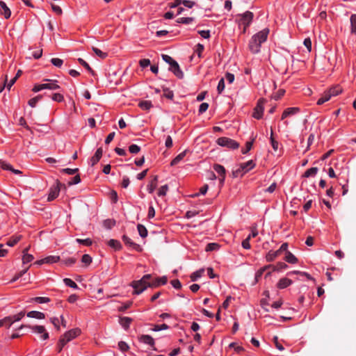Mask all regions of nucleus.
I'll return each mask as SVG.
<instances>
[{"mask_svg": "<svg viewBox=\"0 0 356 356\" xmlns=\"http://www.w3.org/2000/svg\"><path fill=\"white\" fill-rule=\"evenodd\" d=\"M167 282L168 279L165 276L152 280V275L147 274L143 275L140 280L133 281L131 286L134 289V294L138 295L143 292L147 287L156 288L161 285L165 284Z\"/></svg>", "mask_w": 356, "mask_h": 356, "instance_id": "f257e3e1", "label": "nucleus"}, {"mask_svg": "<svg viewBox=\"0 0 356 356\" xmlns=\"http://www.w3.org/2000/svg\"><path fill=\"white\" fill-rule=\"evenodd\" d=\"M268 33L269 30L265 29L252 37L249 42V49L252 53L257 54L260 51L261 44L266 40Z\"/></svg>", "mask_w": 356, "mask_h": 356, "instance_id": "f03ea898", "label": "nucleus"}, {"mask_svg": "<svg viewBox=\"0 0 356 356\" xmlns=\"http://www.w3.org/2000/svg\"><path fill=\"white\" fill-rule=\"evenodd\" d=\"M81 334V330L79 328H75L70 330L66 332L59 339L58 345H57V350L58 353H60L63 350V348L65 345L76 338Z\"/></svg>", "mask_w": 356, "mask_h": 356, "instance_id": "7ed1b4c3", "label": "nucleus"}, {"mask_svg": "<svg viewBox=\"0 0 356 356\" xmlns=\"http://www.w3.org/2000/svg\"><path fill=\"white\" fill-rule=\"evenodd\" d=\"M217 143L220 146L225 147L231 149H236L239 147V143L238 142L227 137L218 138Z\"/></svg>", "mask_w": 356, "mask_h": 356, "instance_id": "20e7f679", "label": "nucleus"}, {"mask_svg": "<svg viewBox=\"0 0 356 356\" xmlns=\"http://www.w3.org/2000/svg\"><path fill=\"white\" fill-rule=\"evenodd\" d=\"M239 16L241 17L240 22L244 26L243 31L245 32L246 28L248 27L250 23L252 22L254 15L250 11H246L245 13L240 15Z\"/></svg>", "mask_w": 356, "mask_h": 356, "instance_id": "39448f33", "label": "nucleus"}, {"mask_svg": "<svg viewBox=\"0 0 356 356\" xmlns=\"http://www.w3.org/2000/svg\"><path fill=\"white\" fill-rule=\"evenodd\" d=\"M31 327V326H29V325H22L18 329L21 330V329H22L23 327ZM31 329L35 332H36L38 334H42V339L46 340V339H47L49 338V334H48V332H46L45 328H44V326H42V325H35V326L31 327Z\"/></svg>", "mask_w": 356, "mask_h": 356, "instance_id": "423d86ee", "label": "nucleus"}, {"mask_svg": "<svg viewBox=\"0 0 356 356\" xmlns=\"http://www.w3.org/2000/svg\"><path fill=\"white\" fill-rule=\"evenodd\" d=\"M60 185L61 184L58 181H57L56 185L53 186L50 188L49 193L47 198V200L49 202L54 200L58 196L60 190Z\"/></svg>", "mask_w": 356, "mask_h": 356, "instance_id": "0eeeda50", "label": "nucleus"}, {"mask_svg": "<svg viewBox=\"0 0 356 356\" xmlns=\"http://www.w3.org/2000/svg\"><path fill=\"white\" fill-rule=\"evenodd\" d=\"M265 100L260 99L254 109L253 117L256 119H260L262 117L264 111V103Z\"/></svg>", "mask_w": 356, "mask_h": 356, "instance_id": "6e6552de", "label": "nucleus"}, {"mask_svg": "<svg viewBox=\"0 0 356 356\" xmlns=\"http://www.w3.org/2000/svg\"><path fill=\"white\" fill-rule=\"evenodd\" d=\"M213 169L219 175L220 184L222 186L224 184L226 174L225 168L220 164H214Z\"/></svg>", "mask_w": 356, "mask_h": 356, "instance_id": "1a4fd4ad", "label": "nucleus"}, {"mask_svg": "<svg viewBox=\"0 0 356 356\" xmlns=\"http://www.w3.org/2000/svg\"><path fill=\"white\" fill-rule=\"evenodd\" d=\"M122 241L127 245H129V247L132 248L135 250H136L138 252H142L143 248H141V246L140 245L133 242L131 241V239L130 238H129L127 236L123 235Z\"/></svg>", "mask_w": 356, "mask_h": 356, "instance_id": "9d476101", "label": "nucleus"}, {"mask_svg": "<svg viewBox=\"0 0 356 356\" xmlns=\"http://www.w3.org/2000/svg\"><path fill=\"white\" fill-rule=\"evenodd\" d=\"M169 70L174 73V74L179 79H182L184 77V73L181 70L179 64L175 60L172 64L170 65Z\"/></svg>", "mask_w": 356, "mask_h": 356, "instance_id": "9b49d317", "label": "nucleus"}, {"mask_svg": "<svg viewBox=\"0 0 356 356\" xmlns=\"http://www.w3.org/2000/svg\"><path fill=\"white\" fill-rule=\"evenodd\" d=\"M45 81H48V83H44L43 88H44V89L51 90H56L60 89V86L57 84L56 80L45 79Z\"/></svg>", "mask_w": 356, "mask_h": 356, "instance_id": "f8f14e48", "label": "nucleus"}, {"mask_svg": "<svg viewBox=\"0 0 356 356\" xmlns=\"http://www.w3.org/2000/svg\"><path fill=\"white\" fill-rule=\"evenodd\" d=\"M103 149L102 147H99L97 149L95 155L90 159V164L92 166H94L97 164L100 159L102 156Z\"/></svg>", "mask_w": 356, "mask_h": 356, "instance_id": "ddd939ff", "label": "nucleus"}, {"mask_svg": "<svg viewBox=\"0 0 356 356\" xmlns=\"http://www.w3.org/2000/svg\"><path fill=\"white\" fill-rule=\"evenodd\" d=\"M300 109L298 107H291L285 109L282 115V120H284L288 116L293 115L299 112Z\"/></svg>", "mask_w": 356, "mask_h": 356, "instance_id": "4468645a", "label": "nucleus"}, {"mask_svg": "<svg viewBox=\"0 0 356 356\" xmlns=\"http://www.w3.org/2000/svg\"><path fill=\"white\" fill-rule=\"evenodd\" d=\"M0 12L6 19L10 17L11 12L3 1H0Z\"/></svg>", "mask_w": 356, "mask_h": 356, "instance_id": "2eb2a0df", "label": "nucleus"}, {"mask_svg": "<svg viewBox=\"0 0 356 356\" xmlns=\"http://www.w3.org/2000/svg\"><path fill=\"white\" fill-rule=\"evenodd\" d=\"M240 166L241 167V170H243V173H246L255 166V163L252 160H250L246 163H241Z\"/></svg>", "mask_w": 356, "mask_h": 356, "instance_id": "dca6fc26", "label": "nucleus"}, {"mask_svg": "<svg viewBox=\"0 0 356 356\" xmlns=\"http://www.w3.org/2000/svg\"><path fill=\"white\" fill-rule=\"evenodd\" d=\"M140 341L148 344L151 346H153L154 345V339L149 336V335H142L140 337Z\"/></svg>", "mask_w": 356, "mask_h": 356, "instance_id": "f3484780", "label": "nucleus"}, {"mask_svg": "<svg viewBox=\"0 0 356 356\" xmlns=\"http://www.w3.org/2000/svg\"><path fill=\"white\" fill-rule=\"evenodd\" d=\"M292 284V281L288 278H282L277 283V287L279 289H285Z\"/></svg>", "mask_w": 356, "mask_h": 356, "instance_id": "a211bd4d", "label": "nucleus"}, {"mask_svg": "<svg viewBox=\"0 0 356 356\" xmlns=\"http://www.w3.org/2000/svg\"><path fill=\"white\" fill-rule=\"evenodd\" d=\"M27 316L29 318H35L38 319H43L45 318L44 313L38 311H31L28 312Z\"/></svg>", "mask_w": 356, "mask_h": 356, "instance_id": "6ab92c4d", "label": "nucleus"}, {"mask_svg": "<svg viewBox=\"0 0 356 356\" xmlns=\"http://www.w3.org/2000/svg\"><path fill=\"white\" fill-rule=\"evenodd\" d=\"M107 244L115 250H119L122 248L120 242L115 239H111L108 241Z\"/></svg>", "mask_w": 356, "mask_h": 356, "instance_id": "aec40b11", "label": "nucleus"}, {"mask_svg": "<svg viewBox=\"0 0 356 356\" xmlns=\"http://www.w3.org/2000/svg\"><path fill=\"white\" fill-rule=\"evenodd\" d=\"M158 176L155 175L150 184L147 186V191L149 193H152L157 186Z\"/></svg>", "mask_w": 356, "mask_h": 356, "instance_id": "412c9836", "label": "nucleus"}, {"mask_svg": "<svg viewBox=\"0 0 356 356\" xmlns=\"http://www.w3.org/2000/svg\"><path fill=\"white\" fill-rule=\"evenodd\" d=\"M327 92L330 93V96L332 97L340 94L342 92V89L339 86H335L330 88Z\"/></svg>", "mask_w": 356, "mask_h": 356, "instance_id": "4be33fe9", "label": "nucleus"}, {"mask_svg": "<svg viewBox=\"0 0 356 356\" xmlns=\"http://www.w3.org/2000/svg\"><path fill=\"white\" fill-rule=\"evenodd\" d=\"M271 267H272V265H268V266H266L260 268L255 274L256 282H257L259 281V280L261 277L264 271H266L267 269H270Z\"/></svg>", "mask_w": 356, "mask_h": 356, "instance_id": "5701e85b", "label": "nucleus"}, {"mask_svg": "<svg viewBox=\"0 0 356 356\" xmlns=\"http://www.w3.org/2000/svg\"><path fill=\"white\" fill-rule=\"evenodd\" d=\"M186 150L182 152L179 154H178L170 163L172 166L177 165L186 156Z\"/></svg>", "mask_w": 356, "mask_h": 356, "instance_id": "b1692460", "label": "nucleus"}, {"mask_svg": "<svg viewBox=\"0 0 356 356\" xmlns=\"http://www.w3.org/2000/svg\"><path fill=\"white\" fill-rule=\"evenodd\" d=\"M285 260L289 264H296L298 261L297 258L289 251H286Z\"/></svg>", "mask_w": 356, "mask_h": 356, "instance_id": "393cba45", "label": "nucleus"}, {"mask_svg": "<svg viewBox=\"0 0 356 356\" xmlns=\"http://www.w3.org/2000/svg\"><path fill=\"white\" fill-rule=\"evenodd\" d=\"M280 254V251L276 250L275 252L270 251L266 254V260L268 261H273L276 257H277Z\"/></svg>", "mask_w": 356, "mask_h": 356, "instance_id": "a878e982", "label": "nucleus"}, {"mask_svg": "<svg viewBox=\"0 0 356 356\" xmlns=\"http://www.w3.org/2000/svg\"><path fill=\"white\" fill-rule=\"evenodd\" d=\"M131 322V318L129 317H122L120 319V325L125 329H127L129 327Z\"/></svg>", "mask_w": 356, "mask_h": 356, "instance_id": "bb28decb", "label": "nucleus"}, {"mask_svg": "<svg viewBox=\"0 0 356 356\" xmlns=\"http://www.w3.org/2000/svg\"><path fill=\"white\" fill-rule=\"evenodd\" d=\"M204 272V269L202 268V269H200V270L193 273L191 275V281H193V282L196 281L199 277H200L202 275Z\"/></svg>", "mask_w": 356, "mask_h": 356, "instance_id": "cd10ccee", "label": "nucleus"}, {"mask_svg": "<svg viewBox=\"0 0 356 356\" xmlns=\"http://www.w3.org/2000/svg\"><path fill=\"white\" fill-rule=\"evenodd\" d=\"M78 62L83 66L92 76L95 74L94 70L90 67V65L82 58H78Z\"/></svg>", "mask_w": 356, "mask_h": 356, "instance_id": "c85d7f7f", "label": "nucleus"}, {"mask_svg": "<svg viewBox=\"0 0 356 356\" xmlns=\"http://www.w3.org/2000/svg\"><path fill=\"white\" fill-rule=\"evenodd\" d=\"M318 170V169L316 167L311 168L305 172L303 177H309L311 176H314L317 173Z\"/></svg>", "mask_w": 356, "mask_h": 356, "instance_id": "c756f323", "label": "nucleus"}, {"mask_svg": "<svg viewBox=\"0 0 356 356\" xmlns=\"http://www.w3.org/2000/svg\"><path fill=\"white\" fill-rule=\"evenodd\" d=\"M137 229H138L139 235L142 238H145L147 236V230L144 225L138 224L137 226Z\"/></svg>", "mask_w": 356, "mask_h": 356, "instance_id": "7c9ffc66", "label": "nucleus"}, {"mask_svg": "<svg viewBox=\"0 0 356 356\" xmlns=\"http://www.w3.org/2000/svg\"><path fill=\"white\" fill-rule=\"evenodd\" d=\"M139 107L143 110L148 111L152 107V104L149 101H143L138 104Z\"/></svg>", "mask_w": 356, "mask_h": 356, "instance_id": "2f4dec72", "label": "nucleus"}, {"mask_svg": "<svg viewBox=\"0 0 356 356\" xmlns=\"http://www.w3.org/2000/svg\"><path fill=\"white\" fill-rule=\"evenodd\" d=\"M92 51L95 52V54L99 56L100 58L102 59H104L107 57L108 54L106 52H103L102 51H101L99 49L95 47H92Z\"/></svg>", "mask_w": 356, "mask_h": 356, "instance_id": "473e14b6", "label": "nucleus"}, {"mask_svg": "<svg viewBox=\"0 0 356 356\" xmlns=\"http://www.w3.org/2000/svg\"><path fill=\"white\" fill-rule=\"evenodd\" d=\"M115 225V220L113 219H106L104 220L103 225L105 228L110 229Z\"/></svg>", "mask_w": 356, "mask_h": 356, "instance_id": "72a5a7b5", "label": "nucleus"}, {"mask_svg": "<svg viewBox=\"0 0 356 356\" xmlns=\"http://www.w3.org/2000/svg\"><path fill=\"white\" fill-rule=\"evenodd\" d=\"M350 24H351V33H356V14H353L350 16Z\"/></svg>", "mask_w": 356, "mask_h": 356, "instance_id": "f704fd0d", "label": "nucleus"}, {"mask_svg": "<svg viewBox=\"0 0 356 356\" xmlns=\"http://www.w3.org/2000/svg\"><path fill=\"white\" fill-rule=\"evenodd\" d=\"M287 267H288V266L285 263L279 262L277 264L276 266L272 265V267L270 269H271L273 271H275V270H281L283 269H286Z\"/></svg>", "mask_w": 356, "mask_h": 356, "instance_id": "c9c22d12", "label": "nucleus"}, {"mask_svg": "<svg viewBox=\"0 0 356 356\" xmlns=\"http://www.w3.org/2000/svg\"><path fill=\"white\" fill-rule=\"evenodd\" d=\"M220 248V245L218 243H208L205 248V250L207 252H209V251H213V250H218Z\"/></svg>", "mask_w": 356, "mask_h": 356, "instance_id": "e433bc0d", "label": "nucleus"}, {"mask_svg": "<svg viewBox=\"0 0 356 356\" xmlns=\"http://www.w3.org/2000/svg\"><path fill=\"white\" fill-rule=\"evenodd\" d=\"M60 257L58 256H49L44 259L45 264H53L58 261Z\"/></svg>", "mask_w": 356, "mask_h": 356, "instance_id": "4c0bfd02", "label": "nucleus"}, {"mask_svg": "<svg viewBox=\"0 0 356 356\" xmlns=\"http://www.w3.org/2000/svg\"><path fill=\"white\" fill-rule=\"evenodd\" d=\"M194 21L193 17H180L177 19V23L188 24Z\"/></svg>", "mask_w": 356, "mask_h": 356, "instance_id": "58836bf2", "label": "nucleus"}, {"mask_svg": "<svg viewBox=\"0 0 356 356\" xmlns=\"http://www.w3.org/2000/svg\"><path fill=\"white\" fill-rule=\"evenodd\" d=\"M163 96L169 99H172L174 97V93L172 90H170L168 88H164L163 90Z\"/></svg>", "mask_w": 356, "mask_h": 356, "instance_id": "ea45409f", "label": "nucleus"}, {"mask_svg": "<svg viewBox=\"0 0 356 356\" xmlns=\"http://www.w3.org/2000/svg\"><path fill=\"white\" fill-rule=\"evenodd\" d=\"M22 236H17L11 238L8 242L7 245L8 246L13 247L14 246L18 241H20Z\"/></svg>", "mask_w": 356, "mask_h": 356, "instance_id": "a19ab883", "label": "nucleus"}, {"mask_svg": "<svg viewBox=\"0 0 356 356\" xmlns=\"http://www.w3.org/2000/svg\"><path fill=\"white\" fill-rule=\"evenodd\" d=\"M63 282H64V283L67 286H70L71 288H73V289H77L78 288L77 284L74 281H72L71 279H70V278H65L63 280Z\"/></svg>", "mask_w": 356, "mask_h": 356, "instance_id": "79ce46f5", "label": "nucleus"}, {"mask_svg": "<svg viewBox=\"0 0 356 356\" xmlns=\"http://www.w3.org/2000/svg\"><path fill=\"white\" fill-rule=\"evenodd\" d=\"M92 257L89 254H85L82 256L81 261L86 266L90 265L92 263Z\"/></svg>", "mask_w": 356, "mask_h": 356, "instance_id": "37998d69", "label": "nucleus"}, {"mask_svg": "<svg viewBox=\"0 0 356 356\" xmlns=\"http://www.w3.org/2000/svg\"><path fill=\"white\" fill-rule=\"evenodd\" d=\"M33 301L42 304V303H47L50 301V299L47 297H35L32 299Z\"/></svg>", "mask_w": 356, "mask_h": 356, "instance_id": "c03bdc74", "label": "nucleus"}, {"mask_svg": "<svg viewBox=\"0 0 356 356\" xmlns=\"http://www.w3.org/2000/svg\"><path fill=\"white\" fill-rule=\"evenodd\" d=\"M140 147L138 145H135V144L131 145L129 147V151L131 154H137L140 152Z\"/></svg>", "mask_w": 356, "mask_h": 356, "instance_id": "a18cd8bd", "label": "nucleus"}, {"mask_svg": "<svg viewBox=\"0 0 356 356\" xmlns=\"http://www.w3.org/2000/svg\"><path fill=\"white\" fill-rule=\"evenodd\" d=\"M76 259L73 257H70V258L65 259L62 261V262L64 264H65L66 266H72L73 264H74L76 263Z\"/></svg>", "mask_w": 356, "mask_h": 356, "instance_id": "49530a36", "label": "nucleus"}, {"mask_svg": "<svg viewBox=\"0 0 356 356\" xmlns=\"http://www.w3.org/2000/svg\"><path fill=\"white\" fill-rule=\"evenodd\" d=\"M51 63L56 67H60L63 63V60L58 58H51Z\"/></svg>", "mask_w": 356, "mask_h": 356, "instance_id": "de8ad7c7", "label": "nucleus"}, {"mask_svg": "<svg viewBox=\"0 0 356 356\" xmlns=\"http://www.w3.org/2000/svg\"><path fill=\"white\" fill-rule=\"evenodd\" d=\"M34 259L32 254H23L22 262L23 264H27L33 261Z\"/></svg>", "mask_w": 356, "mask_h": 356, "instance_id": "09e8293b", "label": "nucleus"}, {"mask_svg": "<svg viewBox=\"0 0 356 356\" xmlns=\"http://www.w3.org/2000/svg\"><path fill=\"white\" fill-rule=\"evenodd\" d=\"M245 173H243V170H241V167L239 165V167L232 171V176L233 177H238V176H243Z\"/></svg>", "mask_w": 356, "mask_h": 356, "instance_id": "8fccbe9b", "label": "nucleus"}, {"mask_svg": "<svg viewBox=\"0 0 356 356\" xmlns=\"http://www.w3.org/2000/svg\"><path fill=\"white\" fill-rule=\"evenodd\" d=\"M76 242L80 244H83L86 246H90L92 243V241L90 238H86V239L77 238Z\"/></svg>", "mask_w": 356, "mask_h": 356, "instance_id": "3c124183", "label": "nucleus"}, {"mask_svg": "<svg viewBox=\"0 0 356 356\" xmlns=\"http://www.w3.org/2000/svg\"><path fill=\"white\" fill-rule=\"evenodd\" d=\"M28 269H29V267L21 270L19 273L15 275V277L11 280L10 282H14L17 281L19 277L23 276L26 273Z\"/></svg>", "mask_w": 356, "mask_h": 356, "instance_id": "603ef678", "label": "nucleus"}, {"mask_svg": "<svg viewBox=\"0 0 356 356\" xmlns=\"http://www.w3.org/2000/svg\"><path fill=\"white\" fill-rule=\"evenodd\" d=\"M169 328V326L165 323L159 325H155L154 327L152 328L153 331L157 332L162 330H167Z\"/></svg>", "mask_w": 356, "mask_h": 356, "instance_id": "864d4df0", "label": "nucleus"}, {"mask_svg": "<svg viewBox=\"0 0 356 356\" xmlns=\"http://www.w3.org/2000/svg\"><path fill=\"white\" fill-rule=\"evenodd\" d=\"M273 130H271V136H270V143L272 145V147L275 151H277L278 149L279 143L277 141H276L274 138L273 137Z\"/></svg>", "mask_w": 356, "mask_h": 356, "instance_id": "5fc2aeb1", "label": "nucleus"}, {"mask_svg": "<svg viewBox=\"0 0 356 356\" xmlns=\"http://www.w3.org/2000/svg\"><path fill=\"white\" fill-rule=\"evenodd\" d=\"M253 140H254L246 143L245 149H243L241 150L242 154H247L251 149L252 145H253Z\"/></svg>", "mask_w": 356, "mask_h": 356, "instance_id": "6e6d98bb", "label": "nucleus"}, {"mask_svg": "<svg viewBox=\"0 0 356 356\" xmlns=\"http://www.w3.org/2000/svg\"><path fill=\"white\" fill-rule=\"evenodd\" d=\"M224 88H225V81H224V79L222 78L219 81L218 86H217V90H218V93L220 94L223 91Z\"/></svg>", "mask_w": 356, "mask_h": 356, "instance_id": "4d7b16f0", "label": "nucleus"}, {"mask_svg": "<svg viewBox=\"0 0 356 356\" xmlns=\"http://www.w3.org/2000/svg\"><path fill=\"white\" fill-rule=\"evenodd\" d=\"M24 315H25V312H21L18 313L17 314L12 316L11 317L13 318V322H17V321H20L24 316Z\"/></svg>", "mask_w": 356, "mask_h": 356, "instance_id": "13d9d810", "label": "nucleus"}, {"mask_svg": "<svg viewBox=\"0 0 356 356\" xmlns=\"http://www.w3.org/2000/svg\"><path fill=\"white\" fill-rule=\"evenodd\" d=\"M162 58L163 60L166 62L167 63H168L170 65L171 64H172V63H174L175 60L170 56L168 55H166V54H162Z\"/></svg>", "mask_w": 356, "mask_h": 356, "instance_id": "bf43d9fd", "label": "nucleus"}, {"mask_svg": "<svg viewBox=\"0 0 356 356\" xmlns=\"http://www.w3.org/2000/svg\"><path fill=\"white\" fill-rule=\"evenodd\" d=\"M51 98H52V99L54 101L58 102H61L63 100V99H64L63 96L61 94H60V93H54V94H53Z\"/></svg>", "mask_w": 356, "mask_h": 356, "instance_id": "052dcab7", "label": "nucleus"}, {"mask_svg": "<svg viewBox=\"0 0 356 356\" xmlns=\"http://www.w3.org/2000/svg\"><path fill=\"white\" fill-rule=\"evenodd\" d=\"M80 181H81L80 176L79 175H76V176H74V177L72 178L71 181H69L68 184L70 186L74 185V184H77Z\"/></svg>", "mask_w": 356, "mask_h": 356, "instance_id": "680f3d73", "label": "nucleus"}, {"mask_svg": "<svg viewBox=\"0 0 356 356\" xmlns=\"http://www.w3.org/2000/svg\"><path fill=\"white\" fill-rule=\"evenodd\" d=\"M1 167L2 169L6 170H10L11 172L13 170V166L10 164L6 163L4 161L1 162Z\"/></svg>", "mask_w": 356, "mask_h": 356, "instance_id": "e2e57ef3", "label": "nucleus"}, {"mask_svg": "<svg viewBox=\"0 0 356 356\" xmlns=\"http://www.w3.org/2000/svg\"><path fill=\"white\" fill-rule=\"evenodd\" d=\"M118 346H119V348L123 352L128 350V349L129 348L128 344L124 341H120L118 343Z\"/></svg>", "mask_w": 356, "mask_h": 356, "instance_id": "0e129e2a", "label": "nucleus"}, {"mask_svg": "<svg viewBox=\"0 0 356 356\" xmlns=\"http://www.w3.org/2000/svg\"><path fill=\"white\" fill-rule=\"evenodd\" d=\"M250 236H248L245 240L242 241V246L245 249H250Z\"/></svg>", "mask_w": 356, "mask_h": 356, "instance_id": "69168bd1", "label": "nucleus"}, {"mask_svg": "<svg viewBox=\"0 0 356 356\" xmlns=\"http://www.w3.org/2000/svg\"><path fill=\"white\" fill-rule=\"evenodd\" d=\"M51 323L54 325L57 330H60L59 319L56 317H52L50 318Z\"/></svg>", "mask_w": 356, "mask_h": 356, "instance_id": "338daca9", "label": "nucleus"}, {"mask_svg": "<svg viewBox=\"0 0 356 356\" xmlns=\"http://www.w3.org/2000/svg\"><path fill=\"white\" fill-rule=\"evenodd\" d=\"M168 189V185L162 186L159 191L158 195L159 196H163L165 195Z\"/></svg>", "mask_w": 356, "mask_h": 356, "instance_id": "774afa93", "label": "nucleus"}]
</instances>
